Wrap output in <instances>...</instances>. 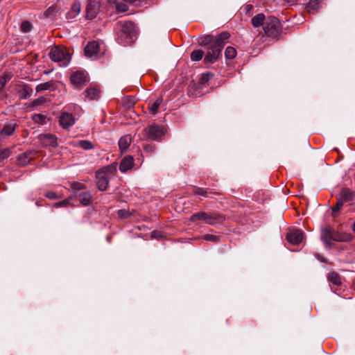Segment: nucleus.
Masks as SVG:
<instances>
[{
  "instance_id": "nucleus-1",
  "label": "nucleus",
  "mask_w": 355,
  "mask_h": 355,
  "mask_svg": "<svg viewBox=\"0 0 355 355\" xmlns=\"http://www.w3.org/2000/svg\"><path fill=\"white\" fill-rule=\"evenodd\" d=\"M230 37L229 33L222 32L215 38L212 35H207L198 38V44L206 47L207 49V53L204 58L205 63H214L220 58L222 50L227 43Z\"/></svg>"
},
{
  "instance_id": "nucleus-2",
  "label": "nucleus",
  "mask_w": 355,
  "mask_h": 355,
  "mask_svg": "<svg viewBox=\"0 0 355 355\" xmlns=\"http://www.w3.org/2000/svg\"><path fill=\"white\" fill-rule=\"evenodd\" d=\"M114 31L119 37H125L126 42H133L136 37V25L131 21L120 20L117 21Z\"/></svg>"
},
{
  "instance_id": "nucleus-3",
  "label": "nucleus",
  "mask_w": 355,
  "mask_h": 355,
  "mask_svg": "<svg viewBox=\"0 0 355 355\" xmlns=\"http://www.w3.org/2000/svg\"><path fill=\"white\" fill-rule=\"evenodd\" d=\"M265 34L271 38L279 40L282 33V26L278 18L269 16L266 18L263 28Z\"/></svg>"
},
{
  "instance_id": "nucleus-4",
  "label": "nucleus",
  "mask_w": 355,
  "mask_h": 355,
  "mask_svg": "<svg viewBox=\"0 0 355 355\" xmlns=\"http://www.w3.org/2000/svg\"><path fill=\"white\" fill-rule=\"evenodd\" d=\"M116 167L117 164L112 163L110 166L103 168L96 173V184L100 190L104 191L107 189L109 178L116 171Z\"/></svg>"
},
{
  "instance_id": "nucleus-5",
  "label": "nucleus",
  "mask_w": 355,
  "mask_h": 355,
  "mask_svg": "<svg viewBox=\"0 0 355 355\" xmlns=\"http://www.w3.org/2000/svg\"><path fill=\"white\" fill-rule=\"evenodd\" d=\"M50 58L54 62H60L62 65L66 66L69 64L71 55L66 49L62 46H54L49 53Z\"/></svg>"
},
{
  "instance_id": "nucleus-6",
  "label": "nucleus",
  "mask_w": 355,
  "mask_h": 355,
  "mask_svg": "<svg viewBox=\"0 0 355 355\" xmlns=\"http://www.w3.org/2000/svg\"><path fill=\"white\" fill-rule=\"evenodd\" d=\"M144 132L147 138L151 140H161L164 135V128L155 124L148 125Z\"/></svg>"
},
{
  "instance_id": "nucleus-7",
  "label": "nucleus",
  "mask_w": 355,
  "mask_h": 355,
  "mask_svg": "<svg viewBox=\"0 0 355 355\" xmlns=\"http://www.w3.org/2000/svg\"><path fill=\"white\" fill-rule=\"evenodd\" d=\"M220 217L217 215H210L205 211H200L196 214H193L190 217V220L193 222H196L198 220H203L206 223L209 225H214L216 221L219 220Z\"/></svg>"
},
{
  "instance_id": "nucleus-8",
  "label": "nucleus",
  "mask_w": 355,
  "mask_h": 355,
  "mask_svg": "<svg viewBox=\"0 0 355 355\" xmlns=\"http://www.w3.org/2000/svg\"><path fill=\"white\" fill-rule=\"evenodd\" d=\"M101 0H89L87 6V18L92 19L98 12Z\"/></svg>"
},
{
  "instance_id": "nucleus-9",
  "label": "nucleus",
  "mask_w": 355,
  "mask_h": 355,
  "mask_svg": "<svg viewBox=\"0 0 355 355\" xmlns=\"http://www.w3.org/2000/svg\"><path fill=\"white\" fill-rule=\"evenodd\" d=\"M304 234L300 230H293L289 232L286 235L287 241L293 245H298L302 242Z\"/></svg>"
},
{
  "instance_id": "nucleus-10",
  "label": "nucleus",
  "mask_w": 355,
  "mask_h": 355,
  "mask_svg": "<svg viewBox=\"0 0 355 355\" xmlns=\"http://www.w3.org/2000/svg\"><path fill=\"white\" fill-rule=\"evenodd\" d=\"M75 121L72 114L64 112L59 118L60 125L64 129L69 128Z\"/></svg>"
},
{
  "instance_id": "nucleus-11",
  "label": "nucleus",
  "mask_w": 355,
  "mask_h": 355,
  "mask_svg": "<svg viewBox=\"0 0 355 355\" xmlns=\"http://www.w3.org/2000/svg\"><path fill=\"white\" fill-rule=\"evenodd\" d=\"M71 82L77 87H81L83 85H85L86 76L83 72L76 71L71 75Z\"/></svg>"
},
{
  "instance_id": "nucleus-12",
  "label": "nucleus",
  "mask_w": 355,
  "mask_h": 355,
  "mask_svg": "<svg viewBox=\"0 0 355 355\" xmlns=\"http://www.w3.org/2000/svg\"><path fill=\"white\" fill-rule=\"evenodd\" d=\"M333 236L334 230L330 227L324 228L321 232V239L328 247H329L331 244V241H333Z\"/></svg>"
},
{
  "instance_id": "nucleus-13",
  "label": "nucleus",
  "mask_w": 355,
  "mask_h": 355,
  "mask_svg": "<svg viewBox=\"0 0 355 355\" xmlns=\"http://www.w3.org/2000/svg\"><path fill=\"white\" fill-rule=\"evenodd\" d=\"M99 49L98 43L96 41L89 42L85 48V55L91 58L96 55Z\"/></svg>"
},
{
  "instance_id": "nucleus-14",
  "label": "nucleus",
  "mask_w": 355,
  "mask_h": 355,
  "mask_svg": "<svg viewBox=\"0 0 355 355\" xmlns=\"http://www.w3.org/2000/svg\"><path fill=\"white\" fill-rule=\"evenodd\" d=\"M133 157H124L121 162L119 169L121 172H126L133 167Z\"/></svg>"
},
{
  "instance_id": "nucleus-15",
  "label": "nucleus",
  "mask_w": 355,
  "mask_h": 355,
  "mask_svg": "<svg viewBox=\"0 0 355 355\" xmlns=\"http://www.w3.org/2000/svg\"><path fill=\"white\" fill-rule=\"evenodd\" d=\"M132 141L130 135H127L121 137L119 141V146L121 153H125V150L129 147Z\"/></svg>"
},
{
  "instance_id": "nucleus-16",
  "label": "nucleus",
  "mask_w": 355,
  "mask_h": 355,
  "mask_svg": "<svg viewBox=\"0 0 355 355\" xmlns=\"http://www.w3.org/2000/svg\"><path fill=\"white\" fill-rule=\"evenodd\" d=\"M352 239V236L349 234L334 231L333 241L338 242H348L350 241Z\"/></svg>"
},
{
  "instance_id": "nucleus-17",
  "label": "nucleus",
  "mask_w": 355,
  "mask_h": 355,
  "mask_svg": "<svg viewBox=\"0 0 355 355\" xmlns=\"http://www.w3.org/2000/svg\"><path fill=\"white\" fill-rule=\"evenodd\" d=\"M339 197L345 202H349L355 199V192L349 189L344 188L341 190Z\"/></svg>"
},
{
  "instance_id": "nucleus-18",
  "label": "nucleus",
  "mask_w": 355,
  "mask_h": 355,
  "mask_svg": "<svg viewBox=\"0 0 355 355\" xmlns=\"http://www.w3.org/2000/svg\"><path fill=\"white\" fill-rule=\"evenodd\" d=\"M17 125L15 123H8L6 125H4L3 129L0 131V135L2 137H8L11 135Z\"/></svg>"
},
{
  "instance_id": "nucleus-19",
  "label": "nucleus",
  "mask_w": 355,
  "mask_h": 355,
  "mask_svg": "<svg viewBox=\"0 0 355 355\" xmlns=\"http://www.w3.org/2000/svg\"><path fill=\"white\" fill-rule=\"evenodd\" d=\"M266 18L263 13H259L252 18V24L254 27L262 26L265 24Z\"/></svg>"
},
{
  "instance_id": "nucleus-20",
  "label": "nucleus",
  "mask_w": 355,
  "mask_h": 355,
  "mask_svg": "<svg viewBox=\"0 0 355 355\" xmlns=\"http://www.w3.org/2000/svg\"><path fill=\"white\" fill-rule=\"evenodd\" d=\"M86 97L89 100L96 99L99 95V89L96 87H90L86 89Z\"/></svg>"
},
{
  "instance_id": "nucleus-21",
  "label": "nucleus",
  "mask_w": 355,
  "mask_h": 355,
  "mask_svg": "<svg viewBox=\"0 0 355 355\" xmlns=\"http://www.w3.org/2000/svg\"><path fill=\"white\" fill-rule=\"evenodd\" d=\"M33 89L31 87L23 85L22 88L19 90V93L21 98H27L31 95Z\"/></svg>"
},
{
  "instance_id": "nucleus-22",
  "label": "nucleus",
  "mask_w": 355,
  "mask_h": 355,
  "mask_svg": "<svg viewBox=\"0 0 355 355\" xmlns=\"http://www.w3.org/2000/svg\"><path fill=\"white\" fill-rule=\"evenodd\" d=\"M91 194L89 192H82L79 194V200L83 205H88L91 201Z\"/></svg>"
},
{
  "instance_id": "nucleus-23",
  "label": "nucleus",
  "mask_w": 355,
  "mask_h": 355,
  "mask_svg": "<svg viewBox=\"0 0 355 355\" xmlns=\"http://www.w3.org/2000/svg\"><path fill=\"white\" fill-rule=\"evenodd\" d=\"M328 279L335 285H339L341 284V279L340 276L335 272H331L328 275Z\"/></svg>"
},
{
  "instance_id": "nucleus-24",
  "label": "nucleus",
  "mask_w": 355,
  "mask_h": 355,
  "mask_svg": "<svg viewBox=\"0 0 355 355\" xmlns=\"http://www.w3.org/2000/svg\"><path fill=\"white\" fill-rule=\"evenodd\" d=\"M204 53V51L201 49L195 50L191 53V59L193 61H200L202 58Z\"/></svg>"
},
{
  "instance_id": "nucleus-25",
  "label": "nucleus",
  "mask_w": 355,
  "mask_h": 355,
  "mask_svg": "<svg viewBox=\"0 0 355 355\" xmlns=\"http://www.w3.org/2000/svg\"><path fill=\"white\" fill-rule=\"evenodd\" d=\"M53 86V83L52 81L46 82L44 83L38 85L36 87V91H37V92L45 91V90L49 89Z\"/></svg>"
},
{
  "instance_id": "nucleus-26",
  "label": "nucleus",
  "mask_w": 355,
  "mask_h": 355,
  "mask_svg": "<svg viewBox=\"0 0 355 355\" xmlns=\"http://www.w3.org/2000/svg\"><path fill=\"white\" fill-rule=\"evenodd\" d=\"M225 55L227 59H233L236 55V51L232 46H228L225 51Z\"/></svg>"
},
{
  "instance_id": "nucleus-27",
  "label": "nucleus",
  "mask_w": 355,
  "mask_h": 355,
  "mask_svg": "<svg viewBox=\"0 0 355 355\" xmlns=\"http://www.w3.org/2000/svg\"><path fill=\"white\" fill-rule=\"evenodd\" d=\"M45 139L44 142L46 144H49L52 146H57V139L54 135H46L43 136Z\"/></svg>"
},
{
  "instance_id": "nucleus-28",
  "label": "nucleus",
  "mask_w": 355,
  "mask_h": 355,
  "mask_svg": "<svg viewBox=\"0 0 355 355\" xmlns=\"http://www.w3.org/2000/svg\"><path fill=\"white\" fill-rule=\"evenodd\" d=\"M78 146L85 150H90L94 148V145L87 140H81L78 141Z\"/></svg>"
},
{
  "instance_id": "nucleus-29",
  "label": "nucleus",
  "mask_w": 355,
  "mask_h": 355,
  "mask_svg": "<svg viewBox=\"0 0 355 355\" xmlns=\"http://www.w3.org/2000/svg\"><path fill=\"white\" fill-rule=\"evenodd\" d=\"M306 8L309 12H311V10H317L319 8L318 0H310Z\"/></svg>"
},
{
  "instance_id": "nucleus-30",
  "label": "nucleus",
  "mask_w": 355,
  "mask_h": 355,
  "mask_svg": "<svg viewBox=\"0 0 355 355\" xmlns=\"http://www.w3.org/2000/svg\"><path fill=\"white\" fill-rule=\"evenodd\" d=\"M32 28L31 24L28 21H24L21 24V30L24 33H28L31 31Z\"/></svg>"
},
{
  "instance_id": "nucleus-31",
  "label": "nucleus",
  "mask_w": 355,
  "mask_h": 355,
  "mask_svg": "<svg viewBox=\"0 0 355 355\" xmlns=\"http://www.w3.org/2000/svg\"><path fill=\"white\" fill-rule=\"evenodd\" d=\"M163 100L162 98H158L154 103L153 104L151 105L150 107V110L155 113L157 112V110L159 107V105H161V103H162Z\"/></svg>"
},
{
  "instance_id": "nucleus-32",
  "label": "nucleus",
  "mask_w": 355,
  "mask_h": 355,
  "mask_svg": "<svg viewBox=\"0 0 355 355\" xmlns=\"http://www.w3.org/2000/svg\"><path fill=\"white\" fill-rule=\"evenodd\" d=\"M344 203L345 202L340 197H338L336 205L332 207L333 213L338 211L341 209Z\"/></svg>"
},
{
  "instance_id": "nucleus-33",
  "label": "nucleus",
  "mask_w": 355,
  "mask_h": 355,
  "mask_svg": "<svg viewBox=\"0 0 355 355\" xmlns=\"http://www.w3.org/2000/svg\"><path fill=\"white\" fill-rule=\"evenodd\" d=\"M116 4V9L119 12H125L128 9V6L125 3H116L114 2Z\"/></svg>"
},
{
  "instance_id": "nucleus-34",
  "label": "nucleus",
  "mask_w": 355,
  "mask_h": 355,
  "mask_svg": "<svg viewBox=\"0 0 355 355\" xmlns=\"http://www.w3.org/2000/svg\"><path fill=\"white\" fill-rule=\"evenodd\" d=\"M80 12V3H74L71 6L70 14H73V17L79 14Z\"/></svg>"
},
{
  "instance_id": "nucleus-35",
  "label": "nucleus",
  "mask_w": 355,
  "mask_h": 355,
  "mask_svg": "<svg viewBox=\"0 0 355 355\" xmlns=\"http://www.w3.org/2000/svg\"><path fill=\"white\" fill-rule=\"evenodd\" d=\"M213 76L211 73H203L200 78V83L205 84L207 83Z\"/></svg>"
},
{
  "instance_id": "nucleus-36",
  "label": "nucleus",
  "mask_w": 355,
  "mask_h": 355,
  "mask_svg": "<svg viewBox=\"0 0 355 355\" xmlns=\"http://www.w3.org/2000/svg\"><path fill=\"white\" fill-rule=\"evenodd\" d=\"M55 12L56 8L55 6H51L45 11L44 15L46 17H52L55 15Z\"/></svg>"
},
{
  "instance_id": "nucleus-37",
  "label": "nucleus",
  "mask_w": 355,
  "mask_h": 355,
  "mask_svg": "<svg viewBox=\"0 0 355 355\" xmlns=\"http://www.w3.org/2000/svg\"><path fill=\"white\" fill-rule=\"evenodd\" d=\"M30 157H26V156H24V157H17V164H19V165H22V166H24L26 165L29 161H30V159H28Z\"/></svg>"
},
{
  "instance_id": "nucleus-38",
  "label": "nucleus",
  "mask_w": 355,
  "mask_h": 355,
  "mask_svg": "<svg viewBox=\"0 0 355 355\" xmlns=\"http://www.w3.org/2000/svg\"><path fill=\"white\" fill-rule=\"evenodd\" d=\"M193 193L195 195H200L202 196H206L207 192V190H205L202 188L196 187L193 189Z\"/></svg>"
},
{
  "instance_id": "nucleus-39",
  "label": "nucleus",
  "mask_w": 355,
  "mask_h": 355,
  "mask_svg": "<svg viewBox=\"0 0 355 355\" xmlns=\"http://www.w3.org/2000/svg\"><path fill=\"white\" fill-rule=\"evenodd\" d=\"M46 99L44 97H40L32 102L33 106H39L45 102Z\"/></svg>"
},
{
  "instance_id": "nucleus-40",
  "label": "nucleus",
  "mask_w": 355,
  "mask_h": 355,
  "mask_svg": "<svg viewBox=\"0 0 355 355\" xmlns=\"http://www.w3.org/2000/svg\"><path fill=\"white\" fill-rule=\"evenodd\" d=\"M144 150L145 153L150 154L155 152V147L151 145H146L144 146Z\"/></svg>"
},
{
  "instance_id": "nucleus-41",
  "label": "nucleus",
  "mask_w": 355,
  "mask_h": 355,
  "mask_svg": "<svg viewBox=\"0 0 355 355\" xmlns=\"http://www.w3.org/2000/svg\"><path fill=\"white\" fill-rule=\"evenodd\" d=\"M118 216L121 218H128L130 213L125 209H119L117 211Z\"/></svg>"
},
{
  "instance_id": "nucleus-42",
  "label": "nucleus",
  "mask_w": 355,
  "mask_h": 355,
  "mask_svg": "<svg viewBox=\"0 0 355 355\" xmlns=\"http://www.w3.org/2000/svg\"><path fill=\"white\" fill-rule=\"evenodd\" d=\"M68 204H69V200H64L61 202L55 203L54 206L55 207H60L67 206Z\"/></svg>"
},
{
  "instance_id": "nucleus-43",
  "label": "nucleus",
  "mask_w": 355,
  "mask_h": 355,
  "mask_svg": "<svg viewBox=\"0 0 355 355\" xmlns=\"http://www.w3.org/2000/svg\"><path fill=\"white\" fill-rule=\"evenodd\" d=\"M45 196L46 198H48L49 199H55L58 198V196L56 195V193L53 191L47 192Z\"/></svg>"
},
{
  "instance_id": "nucleus-44",
  "label": "nucleus",
  "mask_w": 355,
  "mask_h": 355,
  "mask_svg": "<svg viewBox=\"0 0 355 355\" xmlns=\"http://www.w3.org/2000/svg\"><path fill=\"white\" fill-rule=\"evenodd\" d=\"M73 187L76 190H80L83 188V185L81 183L76 182L73 184Z\"/></svg>"
},
{
  "instance_id": "nucleus-45",
  "label": "nucleus",
  "mask_w": 355,
  "mask_h": 355,
  "mask_svg": "<svg viewBox=\"0 0 355 355\" xmlns=\"http://www.w3.org/2000/svg\"><path fill=\"white\" fill-rule=\"evenodd\" d=\"M205 239L207 241H214L216 239V236L211 234H207L205 236Z\"/></svg>"
},
{
  "instance_id": "nucleus-46",
  "label": "nucleus",
  "mask_w": 355,
  "mask_h": 355,
  "mask_svg": "<svg viewBox=\"0 0 355 355\" xmlns=\"http://www.w3.org/2000/svg\"><path fill=\"white\" fill-rule=\"evenodd\" d=\"M44 116L42 115V114H35L34 116H33V119L35 121H37V120H40L41 119H43Z\"/></svg>"
},
{
  "instance_id": "nucleus-47",
  "label": "nucleus",
  "mask_w": 355,
  "mask_h": 355,
  "mask_svg": "<svg viewBox=\"0 0 355 355\" xmlns=\"http://www.w3.org/2000/svg\"><path fill=\"white\" fill-rule=\"evenodd\" d=\"M252 8H253V7H252V6L251 4H248V5H247V6H245V10H246V12H250V10L252 9Z\"/></svg>"
},
{
  "instance_id": "nucleus-48",
  "label": "nucleus",
  "mask_w": 355,
  "mask_h": 355,
  "mask_svg": "<svg viewBox=\"0 0 355 355\" xmlns=\"http://www.w3.org/2000/svg\"><path fill=\"white\" fill-rule=\"evenodd\" d=\"M10 153V150L8 148H6L3 150V151L1 153V155H8Z\"/></svg>"
},
{
  "instance_id": "nucleus-49",
  "label": "nucleus",
  "mask_w": 355,
  "mask_h": 355,
  "mask_svg": "<svg viewBox=\"0 0 355 355\" xmlns=\"http://www.w3.org/2000/svg\"><path fill=\"white\" fill-rule=\"evenodd\" d=\"M6 157H0V166L2 164V163L3 162V160H4V158Z\"/></svg>"
},
{
  "instance_id": "nucleus-50",
  "label": "nucleus",
  "mask_w": 355,
  "mask_h": 355,
  "mask_svg": "<svg viewBox=\"0 0 355 355\" xmlns=\"http://www.w3.org/2000/svg\"><path fill=\"white\" fill-rule=\"evenodd\" d=\"M332 151H335L336 153H339V150H338V149L337 148H334L332 150Z\"/></svg>"
},
{
  "instance_id": "nucleus-51",
  "label": "nucleus",
  "mask_w": 355,
  "mask_h": 355,
  "mask_svg": "<svg viewBox=\"0 0 355 355\" xmlns=\"http://www.w3.org/2000/svg\"><path fill=\"white\" fill-rule=\"evenodd\" d=\"M353 231L355 232V222L354 223V225H353Z\"/></svg>"
},
{
  "instance_id": "nucleus-52",
  "label": "nucleus",
  "mask_w": 355,
  "mask_h": 355,
  "mask_svg": "<svg viewBox=\"0 0 355 355\" xmlns=\"http://www.w3.org/2000/svg\"><path fill=\"white\" fill-rule=\"evenodd\" d=\"M110 1H111L112 0H109Z\"/></svg>"
}]
</instances>
